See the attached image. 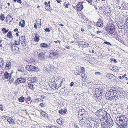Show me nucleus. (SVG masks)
<instances>
[{
  "mask_svg": "<svg viewBox=\"0 0 128 128\" xmlns=\"http://www.w3.org/2000/svg\"><path fill=\"white\" fill-rule=\"evenodd\" d=\"M128 119L125 116L120 115L116 119V123L119 128H123L128 125Z\"/></svg>",
  "mask_w": 128,
  "mask_h": 128,
  "instance_id": "f257e3e1",
  "label": "nucleus"
},
{
  "mask_svg": "<svg viewBox=\"0 0 128 128\" xmlns=\"http://www.w3.org/2000/svg\"><path fill=\"white\" fill-rule=\"evenodd\" d=\"M117 91L113 89L110 90L109 92H107L106 94V96L108 98V100H111L115 99L116 100L118 98V96L117 95Z\"/></svg>",
  "mask_w": 128,
  "mask_h": 128,
  "instance_id": "f03ea898",
  "label": "nucleus"
},
{
  "mask_svg": "<svg viewBox=\"0 0 128 128\" xmlns=\"http://www.w3.org/2000/svg\"><path fill=\"white\" fill-rule=\"evenodd\" d=\"M107 114L106 111L102 109H100L95 113V115L101 121V119H104Z\"/></svg>",
  "mask_w": 128,
  "mask_h": 128,
  "instance_id": "7ed1b4c3",
  "label": "nucleus"
},
{
  "mask_svg": "<svg viewBox=\"0 0 128 128\" xmlns=\"http://www.w3.org/2000/svg\"><path fill=\"white\" fill-rule=\"evenodd\" d=\"M106 30L110 35L113 34L116 30L115 26L113 24H110L105 28Z\"/></svg>",
  "mask_w": 128,
  "mask_h": 128,
  "instance_id": "20e7f679",
  "label": "nucleus"
},
{
  "mask_svg": "<svg viewBox=\"0 0 128 128\" xmlns=\"http://www.w3.org/2000/svg\"><path fill=\"white\" fill-rule=\"evenodd\" d=\"M28 80L32 83H34L35 86H37L38 85V82L37 78L32 77L28 79Z\"/></svg>",
  "mask_w": 128,
  "mask_h": 128,
  "instance_id": "39448f33",
  "label": "nucleus"
},
{
  "mask_svg": "<svg viewBox=\"0 0 128 128\" xmlns=\"http://www.w3.org/2000/svg\"><path fill=\"white\" fill-rule=\"evenodd\" d=\"M26 68L28 70L31 72H37L38 70V68L34 66H27L26 67Z\"/></svg>",
  "mask_w": 128,
  "mask_h": 128,
  "instance_id": "423d86ee",
  "label": "nucleus"
},
{
  "mask_svg": "<svg viewBox=\"0 0 128 128\" xmlns=\"http://www.w3.org/2000/svg\"><path fill=\"white\" fill-rule=\"evenodd\" d=\"M122 20L123 22H125V26H124V28H125L126 26H127V28H128V15L126 14L125 15L123 16Z\"/></svg>",
  "mask_w": 128,
  "mask_h": 128,
  "instance_id": "0eeeda50",
  "label": "nucleus"
},
{
  "mask_svg": "<svg viewBox=\"0 0 128 128\" xmlns=\"http://www.w3.org/2000/svg\"><path fill=\"white\" fill-rule=\"evenodd\" d=\"M11 49L12 52L15 54L18 53L20 52L19 48L16 46H12Z\"/></svg>",
  "mask_w": 128,
  "mask_h": 128,
  "instance_id": "6e6552de",
  "label": "nucleus"
},
{
  "mask_svg": "<svg viewBox=\"0 0 128 128\" xmlns=\"http://www.w3.org/2000/svg\"><path fill=\"white\" fill-rule=\"evenodd\" d=\"M84 2H83L82 3ZM76 9L78 11H81L83 8V5L82 4V3L79 2L76 6Z\"/></svg>",
  "mask_w": 128,
  "mask_h": 128,
  "instance_id": "1a4fd4ad",
  "label": "nucleus"
},
{
  "mask_svg": "<svg viewBox=\"0 0 128 128\" xmlns=\"http://www.w3.org/2000/svg\"><path fill=\"white\" fill-rule=\"evenodd\" d=\"M46 54L45 52H43L39 53L38 54V57L39 59L40 60H44L45 59L46 57L44 56Z\"/></svg>",
  "mask_w": 128,
  "mask_h": 128,
  "instance_id": "9d476101",
  "label": "nucleus"
},
{
  "mask_svg": "<svg viewBox=\"0 0 128 128\" xmlns=\"http://www.w3.org/2000/svg\"><path fill=\"white\" fill-rule=\"evenodd\" d=\"M103 8H105V10L103 12L104 14H106L107 16H109L110 14L111 11L110 10V8H106L105 6L103 7Z\"/></svg>",
  "mask_w": 128,
  "mask_h": 128,
  "instance_id": "9b49d317",
  "label": "nucleus"
},
{
  "mask_svg": "<svg viewBox=\"0 0 128 128\" xmlns=\"http://www.w3.org/2000/svg\"><path fill=\"white\" fill-rule=\"evenodd\" d=\"M114 124L112 120L110 121L106 122V126H104L105 128H110L112 127Z\"/></svg>",
  "mask_w": 128,
  "mask_h": 128,
  "instance_id": "f8f14e48",
  "label": "nucleus"
},
{
  "mask_svg": "<svg viewBox=\"0 0 128 128\" xmlns=\"http://www.w3.org/2000/svg\"><path fill=\"white\" fill-rule=\"evenodd\" d=\"M6 65L5 67L6 69L7 70H10L11 68L12 62L9 61H8L6 62Z\"/></svg>",
  "mask_w": 128,
  "mask_h": 128,
  "instance_id": "ddd939ff",
  "label": "nucleus"
},
{
  "mask_svg": "<svg viewBox=\"0 0 128 128\" xmlns=\"http://www.w3.org/2000/svg\"><path fill=\"white\" fill-rule=\"evenodd\" d=\"M62 81L61 80H56L55 84H56V87L59 88L62 86Z\"/></svg>",
  "mask_w": 128,
  "mask_h": 128,
  "instance_id": "4468645a",
  "label": "nucleus"
},
{
  "mask_svg": "<svg viewBox=\"0 0 128 128\" xmlns=\"http://www.w3.org/2000/svg\"><path fill=\"white\" fill-rule=\"evenodd\" d=\"M115 0V2L116 3V5L117 8L119 9H121V6L122 4H121L120 2H119V0Z\"/></svg>",
  "mask_w": 128,
  "mask_h": 128,
  "instance_id": "2eb2a0df",
  "label": "nucleus"
},
{
  "mask_svg": "<svg viewBox=\"0 0 128 128\" xmlns=\"http://www.w3.org/2000/svg\"><path fill=\"white\" fill-rule=\"evenodd\" d=\"M106 77L108 79H109L111 80H115V78L116 77L113 74H108L106 76Z\"/></svg>",
  "mask_w": 128,
  "mask_h": 128,
  "instance_id": "dca6fc26",
  "label": "nucleus"
},
{
  "mask_svg": "<svg viewBox=\"0 0 128 128\" xmlns=\"http://www.w3.org/2000/svg\"><path fill=\"white\" fill-rule=\"evenodd\" d=\"M5 78L7 79H10L12 78V75L11 73H8L6 72L4 74Z\"/></svg>",
  "mask_w": 128,
  "mask_h": 128,
  "instance_id": "f3484780",
  "label": "nucleus"
},
{
  "mask_svg": "<svg viewBox=\"0 0 128 128\" xmlns=\"http://www.w3.org/2000/svg\"><path fill=\"white\" fill-rule=\"evenodd\" d=\"M103 21L99 19L98 20L96 25L98 26L102 27L103 26Z\"/></svg>",
  "mask_w": 128,
  "mask_h": 128,
  "instance_id": "a211bd4d",
  "label": "nucleus"
},
{
  "mask_svg": "<svg viewBox=\"0 0 128 128\" xmlns=\"http://www.w3.org/2000/svg\"><path fill=\"white\" fill-rule=\"evenodd\" d=\"M122 10H128V4L126 3H124L122 5Z\"/></svg>",
  "mask_w": 128,
  "mask_h": 128,
  "instance_id": "6ab92c4d",
  "label": "nucleus"
},
{
  "mask_svg": "<svg viewBox=\"0 0 128 128\" xmlns=\"http://www.w3.org/2000/svg\"><path fill=\"white\" fill-rule=\"evenodd\" d=\"M35 37L34 38V41L36 42H38L40 40V36L39 34L36 33L35 34Z\"/></svg>",
  "mask_w": 128,
  "mask_h": 128,
  "instance_id": "aec40b11",
  "label": "nucleus"
},
{
  "mask_svg": "<svg viewBox=\"0 0 128 128\" xmlns=\"http://www.w3.org/2000/svg\"><path fill=\"white\" fill-rule=\"evenodd\" d=\"M88 117H85L83 116L82 118H79V120L80 121H81L82 120H85V123L86 124H88Z\"/></svg>",
  "mask_w": 128,
  "mask_h": 128,
  "instance_id": "412c9836",
  "label": "nucleus"
},
{
  "mask_svg": "<svg viewBox=\"0 0 128 128\" xmlns=\"http://www.w3.org/2000/svg\"><path fill=\"white\" fill-rule=\"evenodd\" d=\"M102 89L100 88H96L95 90V94H100L102 93Z\"/></svg>",
  "mask_w": 128,
  "mask_h": 128,
  "instance_id": "4be33fe9",
  "label": "nucleus"
},
{
  "mask_svg": "<svg viewBox=\"0 0 128 128\" xmlns=\"http://www.w3.org/2000/svg\"><path fill=\"white\" fill-rule=\"evenodd\" d=\"M13 20V18H12V16H10L8 15L6 18V22L9 21V23L11 22Z\"/></svg>",
  "mask_w": 128,
  "mask_h": 128,
  "instance_id": "5701e85b",
  "label": "nucleus"
},
{
  "mask_svg": "<svg viewBox=\"0 0 128 128\" xmlns=\"http://www.w3.org/2000/svg\"><path fill=\"white\" fill-rule=\"evenodd\" d=\"M67 112V110H66L65 109L64 110L63 109H61L59 111V112L60 114L62 115H64L65 113Z\"/></svg>",
  "mask_w": 128,
  "mask_h": 128,
  "instance_id": "b1692460",
  "label": "nucleus"
},
{
  "mask_svg": "<svg viewBox=\"0 0 128 128\" xmlns=\"http://www.w3.org/2000/svg\"><path fill=\"white\" fill-rule=\"evenodd\" d=\"M41 114L42 116L44 117L45 118H48V114H46V113L44 111H42L41 112Z\"/></svg>",
  "mask_w": 128,
  "mask_h": 128,
  "instance_id": "393cba45",
  "label": "nucleus"
},
{
  "mask_svg": "<svg viewBox=\"0 0 128 128\" xmlns=\"http://www.w3.org/2000/svg\"><path fill=\"white\" fill-rule=\"evenodd\" d=\"M28 85L29 88L32 90H34L35 89L34 84L30 82L28 83Z\"/></svg>",
  "mask_w": 128,
  "mask_h": 128,
  "instance_id": "a878e982",
  "label": "nucleus"
},
{
  "mask_svg": "<svg viewBox=\"0 0 128 128\" xmlns=\"http://www.w3.org/2000/svg\"><path fill=\"white\" fill-rule=\"evenodd\" d=\"M40 46L42 48H47L49 46L46 43H43L41 44L40 45Z\"/></svg>",
  "mask_w": 128,
  "mask_h": 128,
  "instance_id": "bb28decb",
  "label": "nucleus"
},
{
  "mask_svg": "<svg viewBox=\"0 0 128 128\" xmlns=\"http://www.w3.org/2000/svg\"><path fill=\"white\" fill-rule=\"evenodd\" d=\"M19 79L20 83H24L26 82V80L24 78H19Z\"/></svg>",
  "mask_w": 128,
  "mask_h": 128,
  "instance_id": "cd10ccee",
  "label": "nucleus"
},
{
  "mask_svg": "<svg viewBox=\"0 0 128 128\" xmlns=\"http://www.w3.org/2000/svg\"><path fill=\"white\" fill-rule=\"evenodd\" d=\"M7 36L8 38H13V36L12 35V33L11 31L8 32Z\"/></svg>",
  "mask_w": 128,
  "mask_h": 128,
  "instance_id": "c85d7f7f",
  "label": "nucleus"
},
{
  "mask_svg": "<svg viewBox=\"0 0 128 128\" xmlns=\"http://www.w3.org/2000/svg\"><path fill=\"white\" fill-rule=\"evenodd\" d=\"M19 101L21 102H24L25 101V98L23 96H22L18 98Z\"/></svg>",
  "mask_w": 128,
  "mask_h": 128,
  "instance_id": "c756f323",
  "label": "nucleus"
},
{
  "mask_svg": "<svg viewBox=\"0 0 128 128\" xmlns=\"http://www.w3.org/2000/svg\"><path fill=\"white\" fill-rule=\"evenodd\" d=\"M4 61L2 59H0V66L2 67L4 65Z\"/></svg>",
  "mask_w": 128,
  "mask_h": 128,
  "instance_id": "7c9ffc66",
  "label": "nucleus"
},
{
  "mask_svg": "<svg viewBox=\"0 0 128 128\" xmlns=\"http://www.w3.org/2000/svg\"><path fill=\"white\" fill-rule=\"evenodd\" d=\"M62 118L58 119L56 121L57 123L60 125L62 124Z\"/></svg>",
  "mask_w": 128,
  "mask_h": 128,
  "instance_id": "2f4dec72",
  "label": "nucleus"
},
{
  "mask_svg": "<svg viewBox=\"0 0 128 128\" xmlns=\"http://www.w3.org/2000/svg\"><path fill=\"white\" fill-rule=\"evenodd\" d=\"M10 123V124H12V123H14V120L12 119L11 118H10L7 120Z\"/></svg>",
  "mask_w": 128,
  "mask_h": 128,
  "instance_id": "473e14b6",
  "label": "nucleus"
},
{
  "mask_svg": "<svg viewBox=\"0 0 128 128\" xmlns=\"http://www.w3.org/2000/svg\"><path fill=\"white\" fill-rule=\"evenodd\" d=\"M0 19L1 20H4L5 18L4 17V16L3 14H1Z\"/></svg>",
  "mask_w": 128,
  "mask_h": 128,
  "instance_id": "72a5a7b5",
  "label": "nucleus"
},
{
  "mask_svg": "<svg viewBox=\"0 0 128 128\" xmlns=\"http://www.w3.org/2000/svg\"><path fill=\"white\" fill-rule=\"evenodd\" d=\"M26 41V40L24 39V41L22 42V44L23 46L25 47V46H26V44L25 43Z\"/></svg>",
  "mask_w": 128,
  "mask_h": 128,
  "instance_id": "f704fd0d",
  "label": "nucleus"
},
{
  "mask_svg": "<svg viewBox=\"0 0 128 128\" xmlns=\"http://www.w3.org/2000/svg\"><path fill=\"white\" fill-rule=\"evenodd\" d=\"M19 78L17 79V80H16L14 83V84L16 85H17L20 84Z\"/></svg>",
  "mask_w": 128,
  "mask_h": 128,
  "instance_id": "c9c22d12",
  "label": "nucleus"
},
{
  "mask_svg": "<svg viewBox=\"0 0 128 128\" xmlns=\"http://www.w3.org/2000/svg\"><path fill=\"white\" fill-rule=\"evenodd\" d=\"M102 98V96L100 95L98 96L97 98H96V100L98 101L101 100Z\"/></svg>",
  "mask_w": 128,
  "mask_h": 128,
  "instance_id": "e433bc0d",
  "label": "nucleus"
},
{
  "mask_svg": "<svg viewBox=\"0 0 128 128\" xmlns=\"http://www.w3.org/2000/svg\"><path fill=\"white\" fill-rule=\"evenodd\" d=\"M15 44L16 45H20V41H17L16 40H15Z\"/></svg>",
  "mask_w": 128,
  "mask_h": 128,
  "instance_id": "4c0bfd02",
  "label": "nucleus"
},
{
  "mask_svg": "<svg viewBox=\"0 0 128 128\" xmlns=\"http://www.w3.org/2000/svg\"><path fill=\"white\" fill-rule=\"evenodd\" d=\"M2 31L4 32V33H6L8 32V30H7L6 29V28H3L2 29Z\"/></svg>",
  "mask_w": 128,
  "mask_h": 128,
  "instance_id": "58836bf2",
  "label": "nucleus"
},
{
  "mask_svg": "<svg viewBox=\"0 0 128 128\" xmlns=\"http://www.w3.org/2000/svg\"><path fill=\"white\" fill-rule=\"evenodd\" d=\"M101 123L102 127L105 128L104 127V126H106V123H105L104 122H101Z\"/></svg>",
  "mask_w": 128,
  "mask_h": 128,
  "instance_id": "ea45409f",
  "label": "nucleus"
},
{
  "mask_svg": "<svg viewBox=\"0 0 128 128\" xmlns=\"http://www.w3.org/2000/svg\"><path fill=\"white\" fill-rule=\"evenodd\" d=\"M80 72V71L77 70L74 72V74L76 75H78V74H79Z\"/></svg>",
  "mask_w": 128,
  "mask_h": 128,
  "instance_id": "a19ab883",
  "label": "nucleus"
},
{
  "mask_svg": "<svg viewBox=\"0 0 128 128\" xmlns=\"http://www.w3.org/2000/svg\"><path fill=\"white\" fill-rule=\"evenodd\" d=\"M104 44H107L108 46H111V44L110 42L107 41L105 42Z\"/></svg>",
  "mask_w": 128,
  "mask_h": 128,
  "instance_id": "79ce46f5",
  "label": "nucleus"
},
{
  "mask_svg": "<svg viewBox=\"0 0 128 128\" xmlns=\"http://www.w3.org/2000/svg\"><path fill=\"white\" fill-rule=\"evenodd\" d=\"M82 74L83 75V76H84V78H85V80H83L84 81V80L85 81H86V80H86V78H87V76H86V78H85V77H86V76H85V74L84 73V72H82Z\"/></svg>",
  "mask_w": 128,
  "mask_h": 128,
  "instance_id": "37998d69",
  "label": "nucleus"
},
{
  "mask_svg": "<svg viewBox=\"0 0 128 128\" xmlns=\"http://www.w3.org/2000/svg\"><path fill=\"white\" fill-rule=\"evenodd\" d=\"M19 25L20 26H21L22 27H24L25 26V25L22 23L21 22H19Z\"/></svg>",
  "mask_w": 128,
  "mask_h": 128,
  "instance_id": "c03bdc74",
  "label": "nucleus"
},
{
  "mask_svg": "<svg viewBox=\"0 0 128 128\" xmlns=\"http://www.w3.org/2000/svg\"><path fill=\"white\" fill-rule=\"evenodd\" d=\"M40 105L42 107H44L46 106L45 104L43 103H40Z\"/></svg>",
  "mask_w": 128,
  "mask_h": 128,
  "instance_id": "a18cd8bd",
  "label": "nucleus"
},
{
  "mask_svg": "<svg viewBox=\"0 0 128 128\" xmlns=\"http://www.w3.org/2000/svg\"><path fill=\"white\" fill-rule=\"evenodd\" d=\"M25 36H22L21 38H20L19 40L21 41L23 39H24Z\"/></svg>",
  "mask_w": 128,
  "mask_h": 128,
  "instance_id": "49530a36",
  "label": "nucleus"
},
{
  "mask_svg": "<svg viewBox=\"0 0 128 128\" xmlns=\"http://www.w3.org/2000/svg\"><path fill=\"white\" fill-rule=\"evenodd\" d=\"M110 60L112 61H114L115 62V63H116L117 62L116 60L115 59L113 58H111L110 59Z\"/></svg>",
  "mask_w": 128,
  "mask_h": 128,
  "instance_id": "de8ad7c7",
  "label": "nucleus"
},
{
  "mask_svg": "<svg viewBox=\"0 0 128 128\" xmlns=\"http://www.w3.org/2000/svg\"><path fill=\"white\" fill-rule=\"evenodd\" d=\"M78 75H80L82 76V78H84V76H83V75L82 74V72H81L80 70V72H79V74H78Z\"/></svg>",
  "mask_w": 128,
  "mask_h": 128,
  "instance_id": "09e8293b",
  "label": "nucleus"
},
{
  "mask_svg": "<svg viewBox=\"0 0 128 128\" xmlns=\"http://www.w3.org/2000/svg\"><path fill=\"white\" fill-rule=\"evenodd\" d=\"M70 5H71L69 3L66 4V6L65 7L66 8H68L69 6H70Z\"/></svg>",
  "mask_w": 128,
  "mask_h": 128,
  "instance_id": "8fccbe9b",
  "label": "nucleus"
},
{
  "mask_svg": "<svg viewBox=\"0 0 128 128\" xmlns=\"http://www.w3.org/2000/svg\"><path fill=\"white\" fill-rule=\"evenodd\" d=\"M45 31H46V32H49L50 31V30L48 28H46L45 29Z\"/></svg>",
  "mask_w": 128,
  "mask_h": 128,
  "instance_id": "3c124183",
  "label": "nucleus"
},
{
  "mask_svg": "<svg viewBox=\"0 0 128 128\" xmlns=\"http://www.w3.org/2000/svg\"><path fill=\"white\" fill-rule=\"evenodd\" d=\"M7 117V116H3L2 117V118L4 120H5L6 119Z\"/></svg>",
  "mask_w": 128,
  "mask_h": 128,
  "instance_id": "603ef678",
  "label": "nucleus"
},
{
  "mask_svg": "<svg viewBox=\"0 0 128 128\" xmlns=\"http://www.w3.org/2000/svg\"><path fill=\"white\" fill-rule=\"evenodd\" d=\"M53 54L54 52H52L51 53H50V57H51V56H52V57H53V56H52V55H53Z\"/></svg>",
  "mask_w": 128,
  "mask_h": 128,
  "instance_id": "864d4df0",
  "label": "nucleus"
},
{
  "mask_svg": "<svg viewBox=\"0 0 128 128\" xmlns=\"http://www.w3.org/2000/svg\"><path fill=\"white\" fill-rule=\"evenodd\" d=\"M81 69L82 70V72H84L85 70L84 68H83V67L81 68Z\"/></svg>",
  "mask_w": 128,
  "mask_h": 128,
  "instance_id": "5fc2aeb1",
  "label": "nucleus"
},
{
  "mask_svg": "<svg viewBox=\"0 0 128 128\" xmlns=\"http://www.w3.org/2000/svg\"><path fill=\"white\" fill-rule=\"evenodd\" d=\"M74 85V83L73 82H72L70 84V86L71 87H72Z\"/></svg>",
  "mask_w": 128,
  "mask_h": 128,
  "instance_id": "6e6d98bb",
  "label": "nucleus"
},
{
  "mask_svg": "<svg viewBox=\"0 0 128 128\" xmlns=\"http://www.w3.org/2000/svg\"><path fill=\"white\" fill-rule=\"evenodd\" d=\"M10 80V83L14 81V80L13 78H12V79H9Z\"/></svg>",
  "mask_w": 128,
  "mask_h": 128,
  "instance_id": "4d7b16f0",
  "label": "nucleus"
},
{
  "mask_svg": "<svg viewBox=\"0 0 128 128\" xmlns=\"http://www.w3.org/2000/svg\"><path fill=\"white\" fill-rule=\"evenodd\" d=\"M95 74L96 75L98 74L100 75L101 74V73L100 72H96L95 73Z\"/></svg>",
  "mask_w": 128,
  "mask_h": 128,
  "instance_id": "13d9d810",
  "label": "nucleus"
},
{
  "mask_svg": "<svg viewBox=\"0 0 128 128\" xmlns=\"http://www.w3.org/2000/svg\"><path fill=\"white\" fill-rule=\"evenodd\" d=\"M65 47L68 49H69L70 48V47L68 46H65Z\"/></svg>",
  "mask_w": 128,
  "mask_h": 128,
  "instance_id": "bf43d9fd",
  "label": "nucleus"
},
{
  "mask_svg": "<svg viewBox=\"0 0 128 128\" xmlns=\"http://www.w3.org/2000/svg\"><path fill=\"white\" fill-rule=\"evenodd\" d=\"M21 0H17V2L20 4H21L22 3Z\"/></svg>",
  "mask_w": 128,
  "mask_h": 128,
  "instance_id": "052dcab7",
  "label": "nucleus"
},
{
  "mask_svg": "<svg viewBox=\"0 0 128 128\" xmlns=\"http://www.w3.org/2000/svg\"><path fill=\"white\" fill-rule=\"evenodd\" d=\"M18 71L19 72H21V73H22L24 72V71L23 70H22L20 69L18 70Z\"/></svg>",
  "mask_w": 128,
  "mask_h": 128,
  "instance_id": "680f3d73",
  "label": "nucleus"
},
{
  "mask_svg": "<svg viewBox=\"0 0 128 128\" xmlns=\"http://www.w3.org/2000/svg\"><path fill=\"white\" fill-rule=\"evenodd\" d=\"M54 42L56 43H60L61 42L59 40H57V41H54Z\"/></svg>",
  "mask_w": 128,
  "mask_h": 128,
  "instance_id": "e2e57ef3",
  "label": "nucleus"
},
{
  "mask_svg": "<svg viewBox=\"0 0 128 128\" xmlns=\"http://www.w3.org/2000/svg\"><path fill=\"white\" fill-rule=\"evenodd\" d=\"M28 100L29 101H30V100H31V98H30V96H28Z\"/></svg>",
  "mask_w": 128,
  "mask_h": 128,
  "instance_id": "0e129e2a",
  "label": "nucleus"
},
{
  "mask_svg": "<svg viewBox=\"0 0 128 128\" xmlns=\"http://www.w3.org/2000/svg\"><path fill=\"white\" fill-rule=\"evenodd\" d=\"M55 84H52L51 85V86H52V87H54L53 88H54L56 87H55L56 86H54Z\"/></svg>",
  "mask_w": 128,
  "mask_h": 128,
  "instance_id": "69168bd1",
  "label": "nucleus"
},
{
  "mask_svg": "<svg viewBox=\"0 0 128 128\" xmlns=\"http://www.w3.org/2000/svg\"><path fill=\"white\" fill-rule=\"evenodd\" d=\"M48 11H49L50 10V8H49L48 7H46L45 8Z\"/></svg>",
  "mask_w": 128,
  "mask_h": 128,
  "instance_id": "338daca9",
  "label": "nucleus"
},
{
  "mask_svg": "<svg viewBox=\"0 0 128 128\" xmlns=\"http://www.w3.org/2000/svg\"><path fill=\"white\" fill-rule=\"evenodd\" d=\"M34 28L36 29L37 28V26L36 24H34Z\"/></svg>",
  "mask_w": 128,
  "mask_h": 128,
  "instance_id": "774afa93",
  "label": "nucleus"
}]
</instances>
